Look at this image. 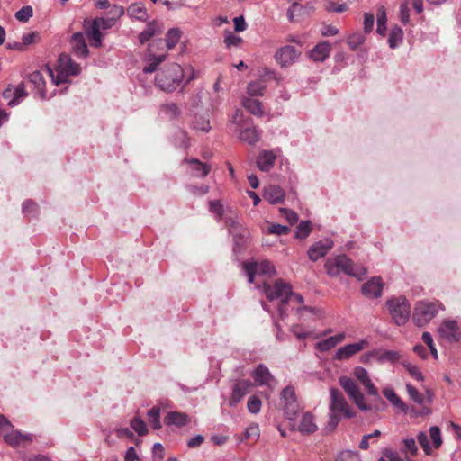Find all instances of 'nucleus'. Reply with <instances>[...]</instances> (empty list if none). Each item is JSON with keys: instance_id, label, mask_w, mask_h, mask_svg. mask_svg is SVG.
Listing matches in <instances>:
<instances>
[{"instance_id": "1", "label": "nucleus", "mask_w": 461, "mask_h": 461, "mask_svg": "<svg viewBox=\"0 0 461 461\" xmlns=\"http://www.w3.org/2000/svg\"><path fill=\"white\" fill-rule=\"evenodd\" d=\"M263 291L270 302L275 300L279 301L277 311L282 320L287 316L286 304L292 297H294L298 303H303L304 301L301 294H294L292 291V286L282 279L276 280L273 285L265 284Z\"/></svg>"}, {"instance_id": "2", "label": "nucleus", "mask_w": 461, "mask_h": 461, "mask_svg": "<svg viewBox=\"0 0 461 461\" xmlns=\"http://www.w3.org/2000/svg\"><path fill=\"white\" fill-rule=\"evenodd\" d=\"M330 397L329 420L324 428L326 433L335 430L342 416L346 418H353L356 416V412L350 410L343 393L339 389L334 387L330 388Z\"/></svg>"}, {"instance_id": "3", "label": "nucleus", "mask_w": 461, "mask_h": 461, "mask_svg": "<svg viewBox=\"0 0 461 461\" xmlns=\"http://www.w3.org/2000/svg\"><path fill=\"white\" fill-rule=\"evenodd\" d=\"M324 268L330 277H336L340 273H344L345 275L356 277L357 280H362L367 274L366 267L356 266L352 259L345 254L327 258Z\"/></svg>"}, {"instance_id": "4", "label": "nucleus", "mask_w": 461, "mask_h": 461, "mask_svg": "<svg viewBox=\"0 0 461 461\" xmlns=\"http://www.w3.org/2000/svg\"><path fill=\"white\" fill-rule=\"evenodd\" d=\"M48 77L56 86L64 83H70L68 77L77 76L80 73V65L76 63L68 54L59 55L55 69L46 66L44 69Z\"/></svg>"}, {"instance_id": "5", "label": "nucleus", "mask_w": 461, "mask_h": 461, "mask_svg": "<svg viewBox=\"0 0 461 461\" xmlns=\"http://www.w3.org/2000/svg\"><path fill=\"white\" fill-rule=\"evenodd\" d=\"M389 313L397 326H403L411 316V304L405 296L392 297L386 301Z\"/></svg>"}, {"instance_id": "6", "label": "nucleus", "mask_w": 461, "mask_h": 461, "mask_svg": "<svg viewBox=\"0 0 461 461\" xmlns=\"http://www.w3.org/2000/svg\"><path fill=\"white\" fill-rule=\"evenodd\" d=\"M442 307L439 302L420 301L415 304L412 321L419 326H425L431 321Z\"/></svg>"}, {"instance_id": "7", "label": "nucleus", "mask_w": 461, "mask_h": 461, "mask_svg": "<svg viewBox=\"0 0 461 461\" xmlns=\"http://www.w3.org/2000/svg\"><path fill=\"white\" fill-rule=\"evenodd\" d=\"M280 400L285 417L294 421L301 410L294 389L292 386L285 387L280 393Z\"/></svg>"}, {"instance_id": "8", "label": "nucleus", "mask_w": 461, "mask_h": 461, "mask_svg": "<svg viewBox=\"0 0 461 461\" xmlns=\"http://www.w3.org/2000/svg\"><path fill=\"white\" fill-rule=\"evenodd\" d=\"M339 385L345 390L355 404L363 411L373 410L372 404H366L364 401V394L359 391L355 382L348 376L339 378Z\"/></svg>"}, {"instance_id": "9", "label": "nucleus", "mask_w": 461, "mask_h": 461, "mask_svg": "<svg viewBox=\"0 0 461 461\" xmlns=\"http://www.w3.org/2000/svg\"><path fill=\"white\" fill-rule=\"evenodd\" d=\"M248 95L243 96L241 100L242 106L251 114L262 117L264 115V109L261 102L257 98L263 96L265 88H247Z\"/></svg>"}, {"instance_id": "10", "label": "nucleus", "mask_w": 461, "mask_h": 461, "mask_svg": "<svg viewBox=\"0 0 461 461\" xmlns=\"http://www.w3.org/2000/svg\"><path fill=\"white\" fill-rule=\"evenodd\" d=\"M243 269L248 276V282L253 283L255 275L275 274L274 265L269 260L260 262H243Z\"/></svg>"}, {"instance_id": "11", "label": "nucleus", "mask_w": 461, "mask_h": 461, "mask_svg": "<svg viewBox=\"0 0 461 461\" xmlns=\"http://www.w3.org/2000/svg\"><path fill=\"white\" fill-rule=\"evenodd\" d=\"M301 55V51L295 47L285 45L276 50L275 59L276 62L282 67L286 68L294 64Z\"/></svg>"}, {"instance_id": "12", "label": "nucleus", "mask_w": 461, "mask_h": 461, "mask_svg": "<svg viewBox=\"0 0 461 461\" xmlns=\"http://www.w3.org/2000/svg\"><path fill=\"white\" fill-rule=\"evenodd\" d=\"M438 331L439 336L449 343L457 342L461 338L457 322L454 320L444 321Z\"/></svg>"}, {"instance_id": "13", "label": "nucleus", "mask_w": 461, "mask_h": 461, "mask_svg": "<svg viewBox=\"0 0 461 461\" xmlns=\"http://www.w3.org/2000/svg\"><path fill=\"white\" fill-rule=\"evenodd\" d=\"M334 242L331 239L326 238L322 240H319L310 246L308 249L309 258L315 262L320 258L325 257L329 251L333 248Z\"/></svg>"}, {"instance_id": "14", "label": "nucleus", "mask_w": 461, "mask_h": 461, "mask_svg": "<svg viewBox=\"0 0 461 461\" xmlns=\"http://www.w3.org/2000/svg\"><path fill=\"white\" fill-rule=\"evenodd\" d=\"M255 384L258 386L266 385L273 388L276 384V380L270 373L268 367L264 364H259L252 373Z\"/></svg>"}, {"instance_id": "15", "label": "nucleus", "mask_w": 461, "mask_h": 461, "mask_svg": "<svg viewBox=\"0 0 461 461\" xmlns=\"http://www.w3.org/2000/svg\"><path fill=\"white\" fill-rule=\"evenodd\" d=\"M4 441L13 447L20 446L25 447V442L31 443L32 441V435L28 433H22L20 430H15L14 428L9 431L5 432L3 435Z\"/></svg>"}, {"instance_id": "16", "label": "nucleus", "mask_w": 461, "mask_h": 461, "mask_svg": "<svg viewBox=\"0 0 461 461\" xmlns=\"http://www.w3.org/2000/svg\"><path fill=\"white\" fill-rule=\"evenodd\" d=\"M383 287L384 283L382 278L380 276H375L363 284L361 292L366 297L375 299L382 295Z\"/></svg>"}, {"instance_id": "17", "label": "nucleus", "mask_w": 461, "mask_h": 461, "mask_svg": "<svg viewBox=\"0 0 461 461\" xmlns=\"http://www.w3.org/2000/svg\"><path fill=\"white\" fill-rule=\"evenodd\" d=\"M251 386L252 383L249 380L238 381L232 388V393L229 399V405L231 407L237 406L242 398L249 393Z\"/></svg>"}, {"instance_id": "18", "label": "nucleus", "mask_w": 461, "mask_h": 461, "mask_svg": "<svg viewBox=\"0 0 461 461\" xmlns=\"http://www.w3.org/2000/svg\"><path fill=\"white\" fill-rule=\"evenodd\" d=\"M368 342L365 339L360 340L357 343L348 344L344 347L339 348L334 357L336 360H345L361 351L366 346H367Z\"/></svg>"}, {"instance_id": "19", "label": "nucleus", "mask_w": 461, "mask_h": 461, "mask_svg": "<svg viewBox=\"0 0 461 461\" xmlns=\"http://www.w3.org/2000/svg\"><path fill=\"white\" fill-rule=\"evenodd\" d=\"M28 95L25 88H5L2 92V97L7 101L10 107L21 104Z\"/></svg>"}, {"instance_id": "20", "label": "nucleus", "mask_w": 461, "mask_h": 461, "mask_svg": "<svg viewBox=\"0 0 461 461\" xmlns=\"http://www.w3.org/2000/svg\"><path fill=\"white\" fill-rule=\"evenodd\" d=\"M276 156L273 151L263 150L257 157V167L263 172L270 171L276 162Z\"/></svg>"}, {"instance_id": "21", "label": "nucleus", "mask_w": 461, "mask_h": 461, "mask_svg": "<svg viewBox=\"0 0 461 461\" xmlns=\"http://www.w3.org/2000/svg\"><path fill=\"white\" fill-rule=\"evenodd\" d=\"M331 45L329 41H321L318 43L309 53V57L313 61L322 62L330 54Z\"/></svg>"}, {"instance_id": "22", "label": "nucleus", "mask_w": 461, "mask_h": 461, "mask_svg": "<svg viewBox=\"0 0 461 461\" xmlns=\"http://www.w3.org/2000/svg\"><path fill=\"white\" fill-rule=\"evenodd\" d=\"M261 131L254 125H249L240 130L239 139L248 143L249 145H255L259 141Z\"/></svg>"}, {"instance_id": "23", "label": "nucleus", "mask_w": 461, "mask_h": 461, "mask_svg": "<svg viewBox=\"0 0 461 461\" xmlns=\"http://www.w3.org/2000/svg\"><path fill=\"white\" fill-rule=\"evenodd\" d=\"M365 357H375L379 363H395L400 359V354L393 350L375 349L373 351L365 353Z\"/></svg>"}, {"instance_id": "24", "label": "nucleus", "mask_w": 461, "mask_h": 461, "mask_svg": "<svg viewBox=\"0 0 461 461\" xmlns=\"http://www.w3.org/2000/svg\"><path fill=\"white\" fill-rule=\"evenodd\" d=\"M71 44L74 53L78 57L88 55L87 45L82 32H75L71 37Z\"/></svg>"}, {"instance_id": "25", "label": "nucleus", "mask_w": 461, "mask_h": 461, "mask_svg": "<svg viewBox=\"0 0 461 461\" xmlns=\"http://www.w3.org/2000/svg\"><path fill=\"white\" fill-rule=\"evenodd\" d=\"M263 197L271 204L280 203L285 199V192L278 185H269L265 188Z\"/></svg>"}, {"instance_id": "26", "label": "nucleus", "mask_w": 461, "mask_h": 461, "mask_svg": "<svg viewBox=\"0 0 461 461\" xmlns=\"http://www.w3.org/2000/svg\"><path fill=\"white\" fill-rule=\"evenodd\" d=\"M317 429L313 416L310 412L303 413L298 426L299 432L303 435H310L313 434Z\"/></svg>"}, {"instance_id": "27", "label": "nucleus", "mask_w": 461, "mask_h": 461, "mask_svg": "<svg viewBox=\"0 0 461 461\" xmlns=\"http://www.w3.org/2000/svg\"><path fill=\"white\" fill-rule=\"evenodd\" d=\"M162 32V26L157 21L149 23L146 28L139 34L140 44L146 43L151 37Z\"/></svg>"}, {"instance_id": "28", "label": "nucleus", "mask_w": 461, "mask_h": 461, "mask_svg": "<svg viewBox=\"0 0 461 461\" xmlns=\"http://www.w3.org/2000/svg\"><path fill=\"white\" fill-rule=\"evenodd\" d=\"M369 395L375 398V404H372L373 409L376 411H384L386 407V402L380 396L377 388L372 383L371 379L367 380L364 384H362Z\"/></svg>"}, {"instance_id": "29", "label": "nucleus", "mask_w": 461, "mask_h": 461, "mask_svg": "<svg viewBox=\"0 0 461 461\" xmlns=\"http://www.w3.org/2000/svg\"><path fill=\"white\" fill-rule=\"evenodd\" d=\"M369 395L375 398V404H372L373 409L376 411H384L386 407V402L380 396L377 388L372 383L371 379L367 380L364 384H362Z\"/></svg>"}, {"instance_id": "30", "label": "nucleus", "mask_w": 461, "mask_h": 461, "mask_svg": "<svg viewBox=\"0 0 461 461\" xmlns=\"http://www.w3.org/2000/svg\"><path fill=\"white\" fill-rule=\"evenodd\" d=\"M164 421L167 426L174 425L178 428H181L188 423L189 419L188 415L184 412L169 411L166 415Z\"/></svg>"}, {"instance_id": "31", "label": "nucleus", "mask_w": 461, "mask_h": 461, "mask_svg": "<svg viewBox=\"0 0 461 461\" xmlns=\"http://www.w3.org/2000/svg\"><path fill=\"white\" fill-rule=\"evenodd\" d=\"M233 236V253L237 256L240 254L248 244L249 231L242 230L232 233Z\"/></svg>"}, {"instance_id": "32", "label": "nucleus", "mask_w": 461, "mask_h": 461, "mask_svg": "<svg viewBox=\"0 0 461 461\" xmlns=\"http://www.w3.org/2000/svg\"><path fill=\"white\" fill-rule=\"evenodd\" d=\"M186 163L193 166V174L197 177H204L209 174L210 166L201 162L197 158L185 159Z\"/></svg>"}, {"instance_id": "33", "label": "nucleus", "mask_w": 461, "mask_h": 461, "mask_svg": "<svg viewBox=\"0 0 461 461\" xmlns=\"http://www.w3.org/2000/svg\"><path fill=\"white\" fill-rule=\"evenodd\" d=\"M127 13L131 17L139 21H146L148 17L147 9L141 3L131 4L127 8Z\"/></svg>"}, {"instance_id": "34", "label": "nucleus", "mask_w": 461, "mask_h": 461, "mask_svg": "<svg viewBox=\"0 0 461 461\" xmlns=\"http://www.w3.org/2000/svg\"><path fill=\"white\" fill-rule=\"evenodd\" d=\"M384 396L395 407L399 408L402 411H407V405L401 400L392 388H384L383 390Z\"/></svg>"}, {"instance_id": "35", "label": "nucleus", "mask_w": 461, "mask_h": 461, "mask_svg": "<svg viewBox=\"0 0 461 461\" xmlns=\"http://www.w3.org/2000/svg\"><path fill=\"white\" fill-rule=\"evenodd\" d=\"M194 120L193 122V127L194 130L208 132L211 130L210 120L208 113L198 114L197 112H194Z\"/></svg>"}, {"instance_id": "36", "label": "nucleus", "mask_w": 461, "mask_h": 461, "mask_svg": "<svg viewBox=\"0 0 461 461\" xmlns=\"http://www.w3.org/2000/svg\"><path fill=\"white\" fill-rule=\"evenodd\" d=\"M403 41V31L399 26H394L388 38V44L391 49L397 48Z\"/></svg>"}, {"instance_id": "37", "label": "nucleus", "mask_w": 461, "mask_h": 461, "mask_svg": "<svg viewBox=\"0 0 461 461\" xmlns=\"http://www.w3.org/2000/svg\"><path fill=\"white\" fill-rule=\"evenodd\" d=\"M147 416H148V419H149L151 428L154 430H158L161 428L160 408L157 407V406L152 407L151 409H149L148 411Z\"/></svg>"}, {"instance_id": "38", "label": "nucleus", "mask_w": 461, "mask_h": 461, "mask_svg": "<svg viewBox=\"0 0 461 461\" xmlns=\"http://www.w3.org/2000/svg\"><path fill=\"white\" fill-rule=\"evenodd\" d=\"M181 31L178 28H171L166 34V44L167 50H172L181 38Z\"/></svg>"}, {"instance_id": "39", "label": "nucleus", "mask_w": 461, "mask_h": 461, "mask_svg": "<svg viewBox=\"0 0 461 461\" xmlns=\"http://www.w3.org/2000/svg\"><path fill=\"white\" fill-rule=\"evenodd\" d=\"M88 37L93 41V46L98 48L102 44V33L100 32V25L97 21H94L90 31L88 32Z\"/></svg>"}, {"instance_id": "40", "label": "nucleus", "mask_w": 461, "mask_h": 461, "mask_svg": "<svg viewBox=\"0 0 461 461\" xmlns=\"http://www.w3.org/2000/svg\"><path fill=\"white\" fill-rule=\"evenodd\" d=\"M260 79L264 83H271L275 82L276 84L282 83V78L279 77L276 72L270 68H263L260 75Z\"/></svg>"}, {"instance_id": "41", "label": "nucleus", "mask_w": 461, "mask_h": 461, "mask_svg": "<svg viewBox=\"0 0 461 461\" xmlns=\"http://www.w3.org/2000/svg\"><path fill=\"white\" fill-rule=\"evenodd\" d=\"M166 54L158 56L152 55L151 58L149 59L147 66L143 68V72L146 74L154 72L157 69L158 66L161 64L166 59Z\"/></svg>"}, {"instance_id": "42", "label": "nucleus", "mask_w": 461, "mask_h": 461, "mask_svg": "<svg viewBox=\"0 0 461 461\" xmlns=\"http://www.w3.org/2000/svg\"><path fill=\"white\" fill-rule=\"evenodd\" d=\"M386 12L385 8L384 6H380L377 9V28L376 32L377 33L381 35H384L385 32L387 30L386 28Z\"/></svg>"}, {"instance_id": "43", "label": "nucleus", "mask_w": 461, "mask_h": 461, "mask_svg": "<svg viewBox=\"0 0 461 461\" xmlns=\"http://www.w3.org/2000/svg\"><path fill=\"white\" fill-rule=\"evenodd\" d=\"M312 231V223L310 221H302L296 227L295 238L303 240L309 236Z\"/></svg>"}, {"instance_id": "44", "label": "nucleus", "mask_w": 461, "mask_h": 461, "mask_svg": "<svg viewBox=\"0 0 461 461\" xmlns=\"http://www.w3.org/2000/svg\"><path fill=\"white\" fill-rule=\"evenodd\" d=\"M45 68L41 70H36L32 72L28 76V80L31 84L34 85V86H45L46 82L44 80V77L47 76L45 71Z\"/></svg>"}, {"instance_id": "45", "label": "nucleus", "mask_w": 461, "mask_h": 461, "mask_svg": "<svg viewBox=\"0 0 461 461\" xmlns=\"http://www.w3.org/2000/svg\"><path fill=\"white\" fill-rule=\"evenodd\" d=\"M161 113H163L169 120L176 119L180 115V110L174 103L163 104L161 106Z\"/></svg>"}, {"instance_id": "46", "label": "nucleus", "mask_w": 461, "mask_h": 461, "mask_svg": "<svg viewBox=\"0 0 461 461\" xmlns=\"http://www.w3.org/2000/svg\"><path fill=\"white\" fill-rule=\"evenodd\" d=\"M175 146L181 149H187L190 145L189 139L186 135V132L183 130H178L174 138Z\"/></svg>"}, {"instance_id": "47", "label": "nucleus", "mask_w": 461, "mask_h": 461, "mask_svg": "<svg viewBox=\"0 0 461 461\" xmlns=\"http://www.w3.org/2000/svg\"><path fill=\"white\" fill-rule=\"evenodd\" d=\"M130 426L139 436H144L148 433L147 425L140 418L132 419Z\"/></svg>"}, {"instance_id": "48", "label": "nucleus", "mask_w": 461, "mask_h": 461, "mask_svg": "<svg viewBox=\"0 0 461 461\" xmlns=\"http://www.w3.org/2000/svg\"><path fill=\"white\" fill-rule=\"evenodd\" d=\"M429 436L432 440L433 447L438 449L442 445L441 430L438 426H432L429 428Z\"/></svg>"}, {"instance_id": "49", "label": "nucleus", "mask_w": 461, "mask_h": 461, "mask_svg": "<svg viewBox=\"0 0 461 461\" xmlns=\"http://www.w3.org/2000/svg\"><path fill=\"white\" fill-rule=\"evenodd\" d=\"M417 440L426 455L430 456L432 454V447L429 445L428 435L425 431H420L417 435Z\"/></svg>"}, {"instance_id": "50", "label": "nucleus", "mask_w": 461, "mask_h": 461, "mask_svg": "<svg viewBox=\"0 0 461 461\" xmlns=\"http://www.w3.org/2000/svg\"><path fill=\"white\" fill-rule=\"evenodd\" d=\"M33 97L41 101L49 100L57 94L56 89L50 92L48 91V88H33Z\"/></svg>"}, {"instance_id": "51", "label": "nucleus", "mask_w": 461, "mask_h": 461, "mask_svg": "<svg viewBox=\"0 0 461 461\" xmlns=\"http://www.w3.org/2000/svg\"><path fill=\"white\" fill-rule=\"evenodd\" d=\"M23 213L27 217H34L38 211V205L32 200H25L22 205Z\"/></svg>"}, {"instance_id": "52", "label": "nucleus", "mask_w": 461, "mask_h": 461, "mask_svg": "<svg viewBox=\"0 0 461 461\" xmlns=\"http://www.w3.org/2000/svg\"><path fill=\"white\" fill-rule=\"evenodd\" d=\"M406 391L409 397L417 404L421 405L424 402V397L419 391L411 384H406Z\"/></svg>"}, {"instance_id": "53", "label": "nucleus", "mask_w": 461, "mask_h": 461, "mask_svg": "<svg viewBox=\"0 0 461 461\" xmlns=\"http://www.w3.org/2000/svg\"><path fill=\"white\" fill-rule=\"evenodd\" d=\"M261 400L257 395H252L249 398L247 402L248 410L252 414H257L260 411L261 409Z\"/></svg>"}, {"instance_id": "54", "label": "nucleus", "mask_w": 461, "mask_h": 461, "mask_svg": "<svg viewBox=\"0 0 461 461\" xmlns=\"http://www.w3.org/2000/svg\"><path fill=\"white\" fill-rule=\"evenodd\" d=\"M402 452H404L405 454H410L411 456H415L417 454L418 447L413 438H404L402 439Z\"/></svg>"}, {"instance_id": "55", "label": "nucleus", "mask_w": 461, "mask_h": 461, "mask_svg": "<svg viewBox=\"0 0 461 461\" xmlns=\"http://www.w3.org/2000/svg\"><path fill=\"white\" fill-rule=\"evenodd\" d=\"M421 339L423 342L429 347L430 354L432 355L434 359H438V350L433 342V339L431 334L429 331H424L422 333Z\"/></svg>"}, {"instance_id": "56", "label": "nucleus", "mask_w": 461, "mask_h": 461, "mask_svg": "<svg viewBox=\"0 0 461 461\" xmlns=\"http://www.w3.org/2000/svg\"><path fill=\"white\" fill-rule=\"evenodd\" d=\"M33 14L32 8L30 5L22 7L14 14L15 18L22 23H26Z\"/></svg>"}, {"instance_id": "57", "label": "nucleus", "mask_w": 461, "mask_h": 461, "mask_svg": "<svg viewBox=\"0 0 461 461\" xmlns=\"http://www.w3.org/2000/svg\"><path fill=\"white\" fill-rule=\"evenodd\" d=\"M402 366L406 368L408 373L413 378H415L417 381L421 382L424 380V376H423L422 373L420 371V369L416 366L411 364L408 361H403Z\"/></svg>"}, {"instance_id": "58", "label": "nucleus", "mask_w": 461, "mask_h": 461, "mask_svg": "<svg viewBox=\"0 0 461 461\" xmlns=\"http://www.w3.org/2000/svg\"><path fill=\"white\" fill-rule=\"evenodd\" d=\"M336 461H360V456L356 451L344 450L339 455Z\"/></svg>"}, {"instance_id": "59", "label": "nucleus", "mask_w": 461, "mask_h": 461, "mask_svg": "<svg viewBox=\"0 0 461 461\" xmlns=\"http://www.w3.org/2000/svg\"><path fill=\"white\" fill-rule=\"evenodd\" d=\"M334 340V338L331 337L322 339L316 344V348L322 352L329 351L336 346Z\"/></svg>"}, {"instance_id": "60", "label": "nucleus", "mask_w": 461, "mask_h": 461, "mask_svg": "<svg viewBox=\"0 0 461 461\" xmlns=\"http://www.w3.org/2000/svg\"><path fill=\"white\" fill-rule=\"evenodd\" d=\"M209 210L211 212L216 214L218 219H221L224 214L223 206L218 200H212L209 202Z\"/></svg>"}, {"instance_id": "61", "label": "nucleus", "mask_w": 461, "mask_h": 461, "mask_svg": "<svg viewBox=\"0 0 461 461\" xmlns=\"http://www.w3.org/2000/svg\"><path fill=\"white\" fill-rule=\"evenodd\" d=\"M365 41L363 35L359 33L353 34L348 37V44L352 50H357Z\"/></svg>"}, {"instance_id": "62", "label": "nucleus", "mask_w": 461, "mask_h": 461, "mask_svg": "<svg viewBox=\"0 0 461 461\" xmlns=\"http://www.w3.org/2000/svg\"><path fill=\"white\" fill-rule=\"evenodd\" d=\"M399 17L403 24H407L410 21V7L409 3L404 2L400 5Z\"/></svg>"}, {"instance_id": "63", "label": "nucleus", "mask_w": 461, "mask_h": 461, "mask_svg": "<svg viewBox=\"0 0 461 461\" xmlns=\"http://www.w3.org/2000/svg\"><path fill=\"white\" fill-rule=\"evenodd\" d=\"M268 232L270 234H276L278 236L285 235L289 232V228L285 225H281V224L276 223V224H272L268 228Z\"/></svg>"}, {"instance_id": "64", "label": "nucleus", "mask_w": 461, "mask_h": 461, "mask_svg": "<svg viewBox=\"0 0 461 461\" xmlns=\"http://www.w3.org/2000/svg\"><path fill=\"white\" fill-rule=\"evenodd\" d=\"M154 461H162L164 458V447L160 443H155L152 447Z\"/></svg>"}]
</instances>
